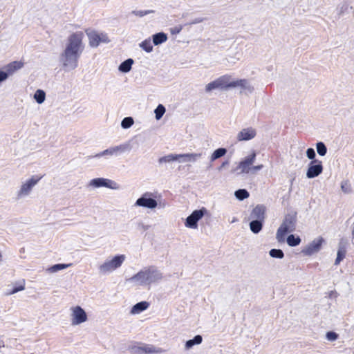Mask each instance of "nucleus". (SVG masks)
Instances as JSON below:
<instances>
[{
	"instance_id": "obj_1",
	"label": "nucleus",
	"mask_w": 354,
	"mask_h": 354,
	"mask_svg": "<svg viewBox=\"0 0 354 354\" xmlns=\"http://www.w3.org/2000/svg\"><path fill=\"white\" fill-rule=\"evenodd\" d=\"M84 33L81 31L73 32L67 39L65 49L61 53L59 59L66 70H73L78 66V59L84 50Z\"/></svg>"
},
{
	"instance_id": "obj_2",
	"label": "nucleus",
	"mask_w": 354,
	"mask_h": 354,
	"mask_svg": "<svg viewBox=\"0 0 354 354\" xmlns=\"http://www.w3.org/2000/svg\"><path fill=\"white\" fill-rule=\"evenodd\" d=\"M162 279V272L155 266H150L143 268L127 281L138 286H149L158 283Z\"/></svg>"
},
{
	"instance_id": "obj_3",
	"label": "nucleus",
	"mask_w": 354,
	"mask_h": 354,
	"mask_svg": "<svg viewBox=\"0 0 354 354\" xmlns=\"http://www.w3.org/2000/svg\"><path fill=\"white\" fill-rule=\"evenodd\" d=\"M297 222L295 214H288L286 215L282 223L278 228L276 234V239L279 243L285 241L286 236L295 230Z\"/></svg>"
},
{
	"instance_id": "obj_4",
	"label": "nucleus",
	"mask_w": 354,
	"mask_h": 354,
	"mask_svg": "<svg viewBox=\"0 0 354 354\" xmlns=\"http://www.w3.org/2000/svg\"><path fill=\"white\" fill-rule=\"evenodd\" d=\"M124 260L125 256L124 254H118L111 259H106L102 265L100 266L99 272L103 274L110 273L120 268Z\"/></svg>"
},
{
	"instance_id": "obj_5",
	"label": "nucleus",
	"mask_w": 354,
	"mask_h": 354,
	"mask_svg": "<svg viewBox=\"0 0 354 354\" xmlns=\"http://www.w3.org/2000/svg\"><path fill=\"white\" fill-rule=\"evenodd\" d=\"M132 149L130 142H127L118 146L109 147L100 153L93 156V158H100L102 156H119L122 153L129 152Z\"/></svg>"
},
{
	"instance_id": "obj_6",
	"label": "nucleus",
	"mask_w": 354,
	"mask_h": 354,
	"mask_svg": "<svg viewBox=\"0 0 354 354\" xmlns=\"http://www.w3.org/2000/svg\"><path fill=\"white\" fill-rule=\"evenodd\" d=\"M41 178V176L34 175L30 178L22 183L21 187L17 194V198L20 199L28 196L32 188L38 183Z\"/></svg>"
},
{
	"instance_id": "obj_7",
	"label": "nucleus",
	"mask_w": 354,
	"mask_h": 354,
	"mask_svg": "<svg viewBox=\"0 0 354 354\" xmlns=\"http://www.w3.org/2000/svg\"><path fill=\"white\" fill-rule=\"evenodd\" d=\"M231 80L230 75H223L209 82L205 86V92L209 93L215 89L226 91L229 89V80Z\"/></svg>"
},
{
	"instance_id": "obj_8",
	"label": "nucleus",
	"mask_w": 354,
	"mask_h": 354,
	"mask_svg": "<svg viewBox=\"0 0 354 354\" xmlns=\"http://www.w3.org/2000/svg\"><path fill=\"white\" fill-rule=\"evenodd\" d=\"M207 213L205 207L196 209L189 215L185 221V225L191 229L198 228V222Z\"/></svg>"
},
{
	"instance_id": "obj_9",
	"label": "nucleus",
	"mask_w": 354,
	"mask_h": 354,
	"mask_svg": "<svg viewBox=\"0 0 354 354\" xmlns=\"http://www.w3.org/2000/svg\"><path fill=\"white\" fill-rule=\"evenodd\" d=\"M153 193L145 192L140 198H138L134 206L142 207L148 209H155L158 206L157 201L153 198Z\"/></svg>"
},
{
	"instance_id": "obj_10",
	"label": "nucleus",
	"mask_w": 354,
	"mask_h": 354,
	"mask_svg": "<svg viewBox=\"0 0 354 354\" xmlns=\"http://www.w3.org/2000/svg\"><path fill=\"white\" fill-rule=\"evenodd\" d=\"M88 185L94 188L106 187L114 190L120 189V185L118 183L104 178H93L90 180Z\"/></svg>"
},
{
	"instance_id": "obj_11",
	"label": "nucleus",
	"mask_w": 354,
	"mask_h": 354,
	"mask_svg": "<svg viewBox=\"0 0 354 354\" xmlns=\"http://www.w3.org/2000/svg\"><path fill=\"white\" fill-rule=\"evenodd\" d=\"M71 324L73 326L81 324L87 320L85 310L80 306L71 308Z\"/></svg>"
},
{
	"instance_id": "obj_12",
	"label": "nucleus",
	"mask_w": 354,
	"mask_h": 354,
	"mask_svg": "<svg viewBox=\"0 0 354 354\" xmlns=\"http://www.w3.org/2000/svg\"><path fill=\"white\" fill-rule=\"evenodd\" d=\"M255 151H252L251 154L246 156L241 160L236 168V171H239V174H248L250 169V166L254 163L256 158Z\"/></svg>"
},
{
	"instance_id": "obj_13",
	"label": "nucleus",
	"mask_w": 354,
	"mask_h": 354,
	"mask_svg": "<svg viewBox=\"0 0 354 354\" xmlns=\"http://www.w3.org/2000/svg\"><path fill=\"white\" fill-rule=\"evenodd\" d=\"M323 171V165L322 161L319 160H311L308 164L306 171L308 178H314L321 174Z\"/></svg>"
},
{
	"instance_id": "obj_14",
	"label": "nucleus",
	"mask_w": 354,
	"mask_h": 354,
	"mask_svg": "<svg viewBox=\"0 0 354 354\" xmlns=\"http://www.w3.org/2000/svg\"><path fill=\"white\" fill-rule=\"evenodd\" d=\"M89 45L93 48H96L100 43H109V39L106 34L97 33L95 31H92L87 33Z\"/></svg>"
},
{
	"instance_id": "obj_15",
	"label": "nucleus",
	"mask_w": 354,
	"mask_h": 354,
	"mask_svg": "<svg viewBox=\"0 0 354 354\" xmlns=\"http://www.w3.org/2000/svg\"><path fill=\"white\" fill-rule=\"evenodd\" d=\"M323 242H324L323 238L318 237V238L314 239L312 242H310L305 248H304L301 250V252L303 254H304L305 255H308V256H310L315 253H317L320 250Z\"/></svg>"
},
{
	"instance_id": "obj_16",
	"label": "nucleus",
	"mask_w": 354,
	"mask_h": 354,
	"mask_svg": "<svg viewBox=\"0 0 354 354\" xmlns=\"http://www.w3.org/2000/svg\"><path fill=\"white\" fill-rule=\"evenodd\" d=\"M229 88L240 87L242 89V91H248L249 93H252L254 91L253 86H251L249 81L246 79H239L236 80L231 81L229 80Z\"/></svg>"
},
{
	"instance_id": "obj_17",
	"label": "nucleus",
	"mask_w": 354,
	"mask_h": 354,
	"mask_svg": "<svg viewBox=\"0 0 354 354\" xmlns=\"http://www.w3.org/2000/svg\"><path fill=\"white\" fill-rule=\"evenodd\" d=\"M257 135V131L252 127L243 129L240 131L237 136L236 139L238 141H248L253 139Z\"/></svg>"
},
{
	"instance_id": "obj_18",
	"label": "nucleus",
	"mask_w": 354,
	"mask_h": 354,
	"mask_svg": "<svg viewBox=\"0 0 354 354\" xmlns=\"http://www.w3.org/2000/svg\"><path fill=\"white\" fill-rule=\"evenodd\" d=\"M266 207L263 205H257L252 211L250 215V219L252 220H265Z\"/></svg>"
},
{
	"instance_id": "obj_19",
	"label": "nucleus",
	"mask_w": 354,
	"mask_h": 354,
	"mask_svg": "<svg viewBox=\"0 0 354 354\" xmlns=\"http://www.w3.org/2000/svg\"><path fill=\"white\" fill-rule=\"evenodd\" d=\"M23 66V63L21 62L15 61L8 64L3 70L4 73L6 74L7 78L12 75L17 70Z\"/></svg>"
},
{
	"instance_id": "obj_20",
	"label": "nucleus",
	"mask_w": 354,
	"mask_h": 354,
	"mask_svg": "<svg viewBox=\"0 0 354 354\" xmlns=\"http://www.w3.org/2000/svg\"><path fill=\"white\" fill-rule=\"evenodd\" d=\"M202 156L201 153H190L178 154V159L180 162H195Z\"/></svg>"
},
{
	"instance_id": "obj_21",
	"label": "nucleus",
	"mask_w": 354,
	"mask_h": 354,
	"mask_svg": "<svg viewBox=\"0 0 354 354\" xmlns=\"http://www.w3.org/2000/svg\"><path fill=\"white\" fill-rule=\"evenodd\" d=\"M142 354H158L162 353L165 351L160 347H156L150 344H141Z\"/></svg>"
},
{
	"instance_id": "obj_22",
	"label": "nucleus",
	"mask_w": 354,
	"mask_h": 354,
	"mask_svg": "<svg viewBox=\"0 0 354 354\" xmlns=\"http://www.w3.org/2000/svg\"><path fill=\"white\" fill-rule=\"evenodd\" d=\"M149 306V304L147 301H143L136 304L131 309V314L136 315L142 313L147 310Z\"/></svg>"
},
{
	"instance_id": "obj_23",
	"label": "nucleus",
	"mask_w": 354,
	"mask_h": 354,
	"mask_svg": "<svg viewBox=\"0 0 354 354\" xmlns=\"http://www.w3.org/2000/svg\"><path fill=\"white\" fill-rule=\"evenodd\" d=\"M263 221L261 220H252L250 222V229L254 234L259 233L263 225Z\"/></svg>"
},
{
	"instance_id": "obj_24",
	"label": "nucleus",
	"mask_w": 354,
	"mask_h": 354,
	"mask_svg": "<svg viewBox=\"0 0 354 354\" xmlns=\"http://www.w3.org/2000/svg\"><path fill=\"white\" fill-rule=\"evenodd\" d=\"M152 39L153 44L158 46L167 40V35L165 32H160L153 35Z\"/></svg>"
},
{
	"instance_id": "obj_25",
	"label": "nucleus",
	"mask_w": 354,
	"mask_h": 354,
	"mask_svg": "<svg viewBox=\"0 0 354 354\" xmlns=\"http://www.w3.org/2000/svg\"><path fill=\"white\" fill-rule=\"evenodd\" d=\"M133 62H134L131 58H129V59L124 60V62H122L120 64V66L118 67V70L122 73H127L131 71Z\"/></svg>"
},
{
	"instance_id": "obj_26",
	"label": "nucleus",
	"mask_w": 354,
	"mask_h": 354,
	"mask_svg": "<svg viewBox=\"0 0 354 354\" xmlns=\"http://www.w3.org/2000/svg\"><path fill=\"white\" fill-rule=\"evenodd\" d=\"M203 341V337L200 335H197L194 337L193 339H189L185 342V348L189 350L192 348L194 345L200 344Z\"/></svg>"
},
{
	"instance_id": "obj_27",
	"label": "nucleus",
	"mask_w": 354,
	"mask_h": 354,
	"mask_svg": "<svg viewBox=\"0 0 354 354\" xmlns=\"http://www.w3.org/2000/svg\"><path fill=\"white\" fill-rule=\"evenodd\" d=\"M346 249L344 245L340 243L339 244L338 250L337 253V258L335 261V265H339L340 262L345 258Z\"/></svg>"
},
{
	"instance_id": "obj_28",
	"label": "nucleus",
	"mask_w": 354,
	"mask_h": 354,
	"mask_svg": "<svg viewBox=\"0 0 354 354\" xmlns=\"http://www.w3.org/2000/svg\"><path fill=\"white\" fill-rule=\"evenodd\" d=\"M227 153V149L223 147L216 149L211 155L210 161L214 162L216 160L224 156Z\"/></svg>"
},
{
	"instance_id": "obj_29",
	"label": "nucleus",
	"mask_w": 354,
	"mask_h": 354,
	"mask_svg": "<svg viewBox=\"0 0 354 354\" xmlns=\"http://www.w3.org/2000/svg\"><path fill=\"white\" fill-rule=\"evenodd\" d=\"M176 160H178L179 162L178 154L170 153L169 155L160 158L158 159V162L159 164L169 163Z\"/></svg>"
},
{
	"instance_id": "obj_30",
	"label": "nucleus",
	"mask_w": 354,
	"mask_h": 354,
	"mask_svg": "<svg viewBox=\"0 0 354 354\" xmlns=\"http://www.w3.org/2000/svg\"><path fill=\"white\" fill-rule=\"evenodd\" d=\"M301 239L299 236H295V234H290L286 238V242L288 245L290 247H295L300 244Z\"/></svg>"
},
{
	"instance_id": "obj_31",
	"label": "nucleus",
	"mask_w": 354,
	"mask_h": 354,
	"mask_svg": "<svg viewBox=\"0 0 354 354\" xmlns=\"http://www.w3.org/2000/svg\"><path fill=\"white\" fill-rule=\"evenodd\" d=\"M71 266V263L69 264H65V263H57L55 264L48 268H47L46 271L50 273H55L59 270L66 269Z\"/></svg>"
},
{
	"instance_id": "obj_32",
	"label": "nucleus",
	"mask_w": 354,
	"mask_h": 354,
	"mask_svg": "<svg viewBox=\"0 0 354 354\" xmlns=\"http://www.w3.org/2000/svg\"><path fill=\"white\" fill-rule=\"evenodd\" d=\"M34 99L38 104H42L46 99V93L41 89H37L34 94Z\"/></svg>"
},
{
	"instance_id": "obj_33",
	"label": "nucleus",
	"mask_w": 354,
	"mask_h": 354,
	"mask_svg": "<svg viewBox=\"0 0 354 354\" xmlns=\"http://www.w3.org/2000/svg\"><path fill=\"white\" fill-rule=\"evenodd\" d=\"M235 197L239 201H243L249 197V192L245 189H239L234 192Z\"/></svg>"
},
{
	"instance_id": "obj_34",
	"label": "nucleus",
	"mask_w": 354,
	"mask_h": 354,
	"mask_svg": "<svg viewBox=\"0 0 354 354\" xmlns=\"http://www.w3.org/2000/svg\"><path fill=\"white\" fill-rule=\"evenodd\" d=\"M165 111H166L165 107L161 104H158V106L154 110L156 119L157 120H160L162 118V117L163 116V115L165 114Z\"/></svg>"
},
{
	"instance_id": "obj_35",
	"label": "nucleus",
	"mask_w": 354,
	"mask_h": 354,
	"mask_svg": "<svg viewBox=\"0 0 354 354\" xmlns=\"http://www.w3.org/2000/svg\"><path fill=\"white\" fill-rule=\"evenodd\" d=\"M269 254L272 258L281 259L284 257V253L281 249H271L269 252Z\"/></svg>"
},
{
	"instance_id": "obj_36",
	"label": "nucleus",
	"mask_w": 354,
	"mask_h": 354,
	"mask_svg": "<svg viewBox=\"0 0 354 354\" xmlns=\"http://www.w3.org/2000/svg\"><path fill=\"white\" fill-rule=\"evenodd\" d=\"M139 45L147 53H151L153 50V46L150 39H145Z\"/></svg>"
},
{
	"instance_id": "obj_37",
	"label": "nucleus",
	"mask_w": 354,
	"mask_h": 354,
	"mask_svg": "<svg viewBox=\"0 0 354 354\" xmlns=\"http://www.w3.org/2000/svg\"><path fill=\"white\" fill-rule=\"evenodd\" d=\"M316 149L317 153L321 156H325L327 153V147L322 142H319L316 144Z\"/></svg>"
},
{
	"instance_id": "obj_38",
	"label": "nucleus",
	"mask_w": 354,
	"mask_h": 354,
	"mask_svg": "<svg viewBox=\"0 0 354 354\" xmlns=\"http://www.w3.org/2000/svg\"><path fill=\"white\" fill-rule=\"evenodd\" d=\"M134 123L133 119L131 117H126L121 122L122 128L127 129L130 128Z\"/></svg>"
},
{
	"instance_id": "obj_39",
	"label": "nucleus",
	"mask_w": 354,
	"mask_h": 354,
	"mask_svg": "<svg viewBox=\"0 0 354 354\" xmlns=\"http://www.w3.org/2000/svg\"><path fill=\"white\" fill-rule=\"evenodd\" d=\"M129 351L131 354H142L141 344L130 346H129Z\"/></svg>"
},
{
	"instance_id": "obj_40",
	"label": "nucleus",
	"mask_w": 354,
	"mask_h": 354,
	"mask_svg": "<svg viewBox=\"0 0 354 354\" xmlns=\"http://www.w3.org/2000/svg\"><path fill=\"white\" fill-rule=\"evenodd\" d=\"M153 12V10H133L131 13L136 16L142 17L149 13Z\"/></svg>"
},
{
	"instance_id": "obj_41",
	"label": "nucleus",
	"mask_w": 354,
	"mask_h": 354,
	"mask_svg": "<svg viewBox=\"0 0 354 354\" xmlns=\"http://www.w3.org/2000/svg\"><path fill=\"white\" fill-rule=\"evenodd\" d=\"M306 156L308 159L311 160H316L315 159V157H316V153H315V151L313 148H308L306 150Z\"/></svg>"
},
{
	"instance_id": "obj_42",
	"label": "nucleus",
	"mask_w": 354,
	"mask_h": 354,
	"mask_svg": "<svg viewBox=\"0 0 354 354\" xmlns=\"http://www.w3.org/2000/svg\"><path fill=\"white\" fill-rule=\"evenodd\" d=\"M326 337L330 341H335L337 339L338 335L333 331H329L326 333Z\"/></svg>"
},
{
	"instance_id": "obj_43",
	"label": "nucleus",
	"mask_w": 354,
	"mask_h": 354,
	"mask_svg": "<svg viewBox=\"0 0 354 354\" xmlns=\"http://www.w3.org/2000/svg\"><path fill=\"white\" fill-rule=\"evenodd\" d=\"M183 28V26L182 25H178L173 28H171L169 30L171 35H178L181 32Z\"/></svg>"
},
{
	"instance_id": "obj_44",
	"label": "nucleus",
	"mask_w": 354,
	"mask_h": 354,
	"mask_svg": "<svg viewBox=\"0 0 354 354\" xmlns=\"http://www.w3.org/2000/svg\"><path fill=\"white\" fill-rule=\"evenodd\" d=\"M25 288V282L23 281L22 283L20 284L18 286H15L12 288V290L10 291V294H15L17 293L19 291L23 290Z\"/></svg>"
},
{
	"instance_id": "obj_45",
	"label": "nucleus",
	"mask_w": 354,
	"mask_h": 354,
	"mask_svg": "<svg viewBox=\"0 0 354 354\" xmlns=\"http://www.w3.org/2000/svg\"><path fill=\"white\" fill-rule=\"evenodd\" d=\"M348 4L346 3H342L341 6H339L337 8L338 10V14L339 15L344 14L348 9Z\"/></svg>"
},
{
	"instance_id": "obj_46",
	"label": "nucleus",
	"mask_w": 354,
	"mask_h": 354,
	"mask_svg": "<svg viewBox=\"0 0 354 354\" xmlns=\"http://www.w3.org/2000/svg\"><path fill=\"white\" fill-rule=\"evenodd\" d=\"M205 20V18L197 17V18L194 19V20H192V21L186 24L185 26H192L194 24H197L204 21Z\"/></svg>"
},
{
	"instance_id": "obj_47",
	"label": "nucleus",
	"mask_w": 354,
	"mask_h": 354,
	"mask_svg": "<svg viewBox=\"0 0 354 354\" xmlns=\"http://www.w3.org/2000/svg\"><path fill=\"white\" fill-rule=\"evenodd\" d=\"M341 189H342V192H344V193H349L350 192V189L348 187L347 182H342V184H341Z\"/></svg>"
},
{
	"instance_id": "obj_48",
	"label": "nucleus",
	"mask_w": 354,
	"mask_h": 354,
	"mask_svg": "<svg viewBox=\"0 0 354 354\" xmlns=\"http://www.w3.org/2000/svg\"><path fill=\"white\" fill-rule=\"evenodd\" d=\"M138 226L139 229L142 230L143 231H147V230H148L150 228V225H145L142 222H140L138 224Z\"/></svg>"
},
{
	"instance_id": "obj_49",
	"label": "nucleus",
	"mask_w": 354,
	"mask_h": 354,
	"mask_svg": "<svg viewBox=\"0 0 354 354\" xmlns=\"http://www.w3.org/2000/svg\"><path fill=\"white\" fill-rule=\"evenodd\" d=\"M7 75L6 73H4V72L3 71V70H0V84L5 81L6 80H7Z\"/></svg>"
},
{
	"instance_id": "obj_50",
	"label": "nucleus",
	"mask_w": 354,
	"mask_h": 354,
	"mask_svg": "<svg viewBox=\"0 0 354 354\" xmlns=\"http://www.w3.org/2000/svg\"><path fill=\"white\" fill-rule=\"evenodd\" d=\"M262 168H263V165H259L254 166L252 169L254 171H257L261 170Z\"/></svg>"
},
{
	"instance_id": "obj_51",
	"label": "nucleus",
	"mask_w": 354,
	"mask_h": 354,
	"mask_svg": "<svg viewBox=\"0 0 354 354\" xmlns=\"http://www.w3.org/2000/svg\"><path fill=\"white\" fill-rule=\"evenodd\" d=\"M229 165V161L226 160L225 162H223L221 165L220 166V167L218 168V170H221L223 167H225V166L228 165Z\"/></svg>"
},
{
	"instance_id": "obj_52",
	"label": "nucleus",
	"mask_w": 354,
	"mask_h": 354,
	"mask_svg": "<svg viewBox=\"0 0 354 354\" xmlns=\"http://www.w3.org/2000/svg\"><path fill=\"white\" fill-rule=\"evenodd\" d=\"M351 235H352V243H353V244H354V224L352 227Z\"/></svg>"
},
{
	"instance_id": "obj_53",
	"label": "nucleus",
	"mask_w": 354,
	"mask_h": 354,
	"mask_svg": "<svg viewBox=\"0 0 354 354\" xmlns=\"http://www.w3.org/2000/svg\"><path fill=\"white\" fill-rule=\"evenodd\" d=\"M3 346H4V342L0 339V348L3 347Z\"/></svg>"
},
{
	"instance_id": "obj_54",
	"label": "nucleus",
	"mask_w": 354,
	"mask_h": 354,
	"mask_svg": "<svg viewBox=\"0 0 354 354\" xmlns=\"http://www.w3.org/2000/svg\"><path fill=\"white\" fill-rule=\"evenodd\" d=\"M353 14L354 15V9H353Z\"/></svg>"
},
{
	"instance_id": "obj_55",
	"label": "nucleus",
	"mask_w": 354,
	"mask_h": 354,
	"mask_svg": "<svg viewBox=\"0 0 354 354\" xmlns=\"http://www.w3.org/2000/svg\"><path fill=\"white\" fill-rule=\"evenodd\" d=\"M353 224H354V223H353Z\"/></svg>"
}]
</instances>
